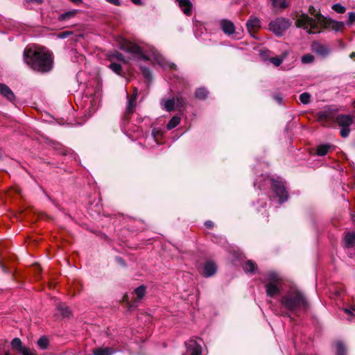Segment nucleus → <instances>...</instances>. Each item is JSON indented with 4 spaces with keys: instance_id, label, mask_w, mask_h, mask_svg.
Segmentation results:
<instances>
[{
    "instance_id": "52",
    "label": "nucleus",
    "mask_w": 355,
    "mask_h": 355,
    "mask_svg": "<svg viewBox=\"0 0 355 355\" xmlns=\"http://www.w3.org/2000/svg\"><path fill=\"white\" fill-rule=\"evenodd\" d=\"M266 53H267V52H264V51H262V52L261 53V58H262L263 60H266V56H265V55H266Z\"/></svg>"
},
{
    "instance_id": "26",
    "label": "nucleus",
    "mask_w": 355,
    "mask_h": 355,
    "mask_svg": "<svg viewBox=\"0 0 355 355\" xmlns=\"http://www.w3.org/2000/svg\"><path fill=\"white\" fill-rule=\"evenodd\" d=\"M180 117L179 116H173L166 125V128L170 130L179 125Z\"/></svg>"
},
{
    "instance_id": "25",
    "label": "nucleus",
    "mask_w": 355,
    "mask_h": 355,
    "mask_svg": "<svg viewBox=\"0 0 355 355\" xmlns=\"http://www.w3.org/2000/svg\"><path fill=\"white\" fill-rule=\"evenodd\" d=\"M11 347L13 349L18 351L20 354L26 348L23 346L21 340L19 338H15L11 341Z\"/></svg>"
},
{
    "instance_id": "19",
    "label": "nucleus",
    "mask_w": 355,
    "mask_h": 355,
    "mask_svg": "<svg viewBox=\"0 0 355 355\" xmlns=\"http://www.w3.org/2000/svg\"><path fill=\"white\" fill-rule=\"evenodd\" d=\"M124 51H125L126 52H128L130 53H132L133 55H141L142 53H143L141 47H139L138 45L135 44H128L124 47Z\"/></svg>"
},
{
    "instance_id": "46",
    "label": "nucleus",
    "mask_w": 355,
    "mask_h": 355,
    "mask_svg": "<svg viewBox=\"0 0 355 355\" xmlns=\"http://www.w3.org/2000/svg\"><path fill=\"white\" fill-rule=\"evenodd\" d=\"M205 226H206L207 228L210 229V228H212V227H213V226H214V223H213L212 221H211V220H207V221L205 223Z\"/></svg>"
},
{
    "instance_id": "5",
    "label": "nucleus",
    "mask_w": 355,
    "mask_h": 355,
    "mask_svg": "<svg viewBox=\"0 0 355 355\" xmlns=\"http://www.w3.org/2000/svg\"><path fill=\"white\" fill-rule=\"evenodd\" d=\"M266 295L270 297H274L279 295L282 289V279L280 275L275 272H269L263 279Z\"/></svg>"
},
{
    "instance_id": "47",
    "label": "nucleus",
    "mask_w": 355,
    "mask_h": 355,
    "mask_svg": "<svg viewBox=\"0 0 355 355\" xmlns=\"http://www.w3.org/2000/svg\"><path fill=\"white\" fill-rule=\"evenodd\" d=\"M106 1L115 5V6H119L120 5V1L119 0H105Z\"/></svg>"
},
{
    "instance_id": "20",
    "label": "nucleus",
    "mask_w": 355,
    "mask_h": 355,
    "mask_svg": "<svg viewBox=\"0 0 355 355\" xmlns=\"http://www.w3.org/2000/svg\"><path fill=\"white\" fill-rule=\"evenodd\" d=\"M331 148H333V146L329 144H320L316 147V155L324 156Z\"/></svg>"
},
{
    "instance_id": "39",
    "label": "nucleus",
    "mask_w": 355,
    "mask_h": 355,
    "mask_svg": "<svg viewBox=\"0 0 355 355\" xmlns=\"http://www.w3.org/2000/svg\"><path fill=\"white\" fill-rule=\"evenodd\" d=\"M141 71H142V73H143V76L146 78V79H150L151 78V72L150 71V69L147 67H142L141 68Z\"/></svg>"
},
{
    "instance_id": "34",
    "label": "nucleus",
    "mask_w": 355,
    "mask_h": 355,
    "mask_svg": "<svg viewBox=\"0 0 355 355\" xmlns=\"http://www.w3.org/2000/svg\"><path fill=\"white\" fill-rule=\"evenodd\" d=\"M275 8L284 9L287 7L286 0H272Z\"/></svg>"
},
{
    "instance_id": "31",
    "label": "nucleus",
    "mask_w": 355,
    "mask_h": 355,
    "mask_svg": "<svg viewBox=\"0 0 355 355\" xmlns=\"http://www.w3.org/2000/svg\"><path fill=\"white\" fill-rule=\"evenodd\" d=\"M175 105L179 108L184 107L187 103L186 99L180 94H178L175 98Z\"/></svg>"
},
{
    "instance_id": "35",
    "label": "nucleus",
    "mask_w": 355,
    "mask_h": 355,
    "mask_svg": "<svg viewBox=\"0 0 355 355\" xmlns=\"http://www.w3.org/2000/svg\"><path fill=\"white\" fill-rule=\"evenodd\" d=\"M135 292L139 299H141L146 293V287L144 285H141L137 288H135Z\"/></svg>"
},
{
    "instance_id": "1",
    "label": "nucleus",
    "mask_w": 355,
    "mask_h": 355,
    "mask_svg": "<svg viewBox=\"0 0 355 355\" xmlns=\"http://www.w3.org/2000/svg\"><path fill=\"white\" fill-rule=\"evenodd\" d=\"M279 302L280 307L285 311V315H298L306 311L309 303L305 294L297 288H291L282 295Z\"/></svg>"
},
{
    "instance_id": "27",
    "label": "nucleus",
    "mask_w": 355,
    "mask_h": 355,
    "mask_svg": "<svg viewBox=\"0 0 355 355\" xmlns=\"http://www.w3.org/2000/svg\"><path fill=\"white\" fill-rule=\"evenodd\" d=\"M57 310L63 317H69L71 314V311L69 307L65 306L64 304H59L57 306Z\"/></svg>"
},
{
    "instance_id": "40",
    "label": "nucleus",
    "mask_w": 355,
    "mask_h": 355,
    "mask_svg": "<svg viewBox=\"0 0 355 355\" xmlns=\"http://www.w3.org/2000/svg\"><path fill=\"white\" fill-rule=\"evenodd\" d=\"M354 21H355V12H349L348 14V21L347 22V24L350 26L353 24Z\"/></svg>"
},
{
    "instance_id": "24",
    "label": "nucleus",
    "mask_w": 355,
    "mask_h": 355,
    "mask_svg": "<svg viewBox=\"0 0 355 355\" xmlns=\"http://www.w3.org/2000/svg\"><path fill=\"white\" fill-rule=\"evenodd\" d=\"M288 55V51H284L279 57L276 56V57L270 58L269 59V61L271 63H272L275 67H279L282 63L284 60L286 59V58L287 57Z\"/></svg>"
},
{
    "instance_id": "22",
    "label": "nucleus",
    "mask_w": 355,
    "mask_h": 355,
    "mask_svg": "<svg viewBox=\"0 0 355 355\" xmlns=\"http://www.w3.org/2000/svg\"><path fill=\"white\" fill-rule=\"evenodd\" d=\"M179 6L187 15L191 13V3L189 0H179Z\"/></svg>"
},
{
    "instance_id": "10",
    "label": "nucleus",
    "mask_w": 355,
    "mask_h": 355,
    "mask_svg": "<svg viewBox=\"0 0 355 355\" xmlns=\"http://www.w3.org/2000/svg\"><path fill=\"white\" fill-rule=\"evenodd\" d=\"M311 50L322 58L327 57L331 52V50L328 46L319 42L313 43L311 45Z\"/></svg>"
},
{
    "instance_id": "9",
    "label": "nucleus",
    "mask_w": 355,
    "mask_h": 355,
    "mask_svg": "<svg viewBox=\"0 0 355 355\" xmlns=\"http://www.w3.org/2000/svg\"><path fill=\"white\" fill-rule=\"evenodd\" d=\"M202 340L199 341L195 339H190L185 342L186 353L182 355H201L202 354Z\"/></svg>"
},
{
    "instance_id": "53",
    "label": "nucleus",
    "mask_w": 355,
    "mask_h": 355,
    "mask_svg": "<svg viewBox=\"0 0 355 355\" xmlns=\"http://www.w3.org/2000/svg\"><path fill=\"white\" fill-rule=\"evenodd\" d=\"M116 260H117V261H118L119 263H121V264H123V262H124V261H123V259H122V258H121V257H116Z\"/></svg>"
},
{
    "instance_id": "17",
    "label": "nucleus",
    "mask_w": 355,
    "mask_h": 355,
    "mask_svg": "<svg viewBox=\"0 0 355 355\" xmlns=\"http://www.w3.org/2000/svg\"><path fill=\"white\" fill-rule=\"evenodd\" d=\"M247 29L249 32L258 28L261 26V21L259 19L254 16H250L246 23Z\"/></svg>"
},
{
    "instance_id": "6",
    "label": "nucleus",
    "mask_w": 355,
    "mask_h": 355,
    "mask_svg": "<svg viewBox=\"0 0 355 355\" xmlns=\"http://www.w3.org/2000/svg\"><path fill=\"white\" fill-rule=\"evenodd\" d=\"M337 110L331 105L325 106L315 114L317 121L324 127L329 128L335 123Z\"/></svg>"
},
{
    "instance_id": "32",
    "label": "nucleus",
    "mask_w": 355,
    "mask_h": 355,
    "mask_svg": "<svg viewBox=\"0 0 355 355\" xmlns=\"http://www.w3.org/2000/svg\"><path fill=\"white\" fill-rule=\"evenodd\" d=\"M315 60V58L312 54L307 53L302 56L301 61L303 64H311Z\"/></svg>"
},
{
    "instance_id": "15",
    "label": "nucleus",
    "mask_w": 355,
    "mask_h": 355,
    "mask_svg": "<svg viewBox=\"0 0 355 355\" xmlns=\"http://www.w3.org/2000/svg\"><path fill=\"white\" fill-rule=\"evenodd\" d=\"M216 269L217 267L214 262L207 261L204 266L202 275L206 277H211L216 273Z\"/></svg>"
},
{
    "instance_id": "54",
    "label": "nucleus",
    "mask_w": 355,
    "mask_h": 355,
    "mask_svg": "<svg viewBox=\"0 0 355 355\" xmlns=\"http://www.w3.org/2000/svg\"><path fill=\"white\" fill-rule=\"evenodd\" d=\"M116 58H117V59H119V60H122V59H123V55H122V54L119 53V54L117 55Z\"/></svg>"
},
{
    "instance_id": "4",
    "label": "nucleus",
    "mask_w": 355,
    "mask_h": 355,
    "mask_svg": "<svg viewBox=\"0 0 355 355\" xmlns=\"http://www.w3.org/2000/svg\"><path fill=\"white\" fill-rule=\"evenodd\" d=\"M269 185L271 186L272 191V195L269 196L270 200L277 199L279 204H282L288 200V192L285 182L282 180H275L268 175H261L254 182V187L260 191L265 190Z\"/></svg>"
},
{
    "instance_id": "48",
    "label": "nucleus",
    "mask_w": 355,
    "mask_h": 355,
    "mask_svg": "<svg viewBox=\"0 0 355 355\" xmlns=\"http://www.w3.org/2000/svg\"><path fill=\"white\" fill-rule=\"evenodd\" d=\"M354 310V309H348V308H345L344 309V311L348 314V315H353V311Z\"/></svg>"
},
{
    "instance_id": "49",
    "label": "nucleus",
    "mask_w": 355,
    "mask_h": 355,
    "mask_svg": "<svg viewBox=\"0 0 355 355\" xmlns=\"http://www.w3.org/2000/svg\"><path fill=\"white\" fill-rule=\"evenodd\" d=\"M275 98L279 103H282V98L280 96H275Z\"/></svg>"
},
{
    "instance_id": "28",
    "label": "nucleus",
    "mask_w": 355,
    "mask_h": 355,
    "mask_svg": "<svg viewBox=\"0 0 355 355\" xmlns=\"http://www.w3.org/2000/svg\"><path fill=\"white\" fill-rule=\"evenodd\" d=\"M208 95V91L205 87H200L196 90L195 96L197 98L204 100Z\"/></svg>"
},
{
    "instance_id": "50",
    "label": "nucleus",
    "mask_w": 355,
    "mask_h": 355,
    "mask_svg": "<svg viewBox=\"0 0 355 355\" xmlns=\"http://www.w3.org/2000/svg\"><path fill=\"white\" fill-rule=\"evenodd\" d=\"M132 3L137 5L141 4V0H131Z\"/></svg>"
},
{
    "instance_id": "8",
    "label": "nucleus",
    "mask_w": 355,
    "mask_h": 355,
    "mask_svg": "<svg viewBox=\"0 0 355 355\" xmlns=\"http://www.w3.org/2000/svg\"><path fill=\"white\" fill-rule=\"evenodd\" d=\"M291 25L289 19L284 17L277 18L269 24V29L277 36H282L283 33Z\"/></svg>"
},
{
    "instance_id": "43",
    "label": "nucleus",
    "mask_w": 355,
    "mask_h": 355,
    "mask_svg": "<svg viewBox=\"0 0 355 355\" xmlns=\"http://www.w3.org/2000/svg\"><path fill=\"white\" fill-rule=\"evenodd\" d=\"M71 34V32L64 31L59 34L58 37L60 39H64Z\"/></svg>"
},
{
    "instance_id": "18",
    "label": "nucleus",
    "mask_w": 355,
    "mask_h": 355,
    "mask_svg": "<svg viewBox=\"0 0 355 355\" xmlns=\"http://www.w3.org/2000/svg\"><path fill=\"white\" fill-rule=\"evenodd\" d=\"M345 246L347 248H355V233L347 232L345 235L344 238Z\"/></svg>"
},
{
    "instance_id": "12",
    "label": "nucleus",
    "mask_w": 355,
    "mask_h": 355,
    "mask_svg": "<svg viewBox=\"0 0 355 355\" xmlns=\"http://www.w3.org/2000/svg\"><path fill=\"white\" fill-rule=\"evenodd\" d=\"M135 93L132 96H130L127 94L128 103L125 108L126 115H130L135 111V108L136 107V99L137 96V89H135Z\"/></svg>"
},
{
    "instance_id": "14",
    "label": "nucleus",
    "mask_w": 355,
    "mask_h": 355,
    "mask_svg": "<svg viewBox=\"0 0 355 355\" xmlns=\"http://www.w3.org/2000/svg\"><path fill=\"white\" fill-rule=\"evenodd\" d=\"M0 94L6 98L10 102H13L15 100V95L12 91L8 85L3 83H0Z\"/></svg>"
},
{
    "instance_id": "55",
    "label": "nucleus",
    "mask_w": 355,
    "mask_h": 355,
    "mask_svg": "<svg viewBox=\"0 0 355 355\" xmlns=\"http://www.w3.org/2000/svg\"><path fill=\"white\" fill-rule=\"evenodd\" d=\"M349 56H350V58H355V52H352V53L350 54V55H349Z\"/></svg>"
},
{
    "instance_id": "21",
    "label": "nucleus",
    "mask_w": 355,
    "mask_h": 355,
    "mask_svg": "<svg viewBox=\"0 0 355 355\" xmlns=\"http://www.w3.org/2000/svg\"><path fill=\"white\" fill-rule=\"evenodd\" d=\"M78 12L79 10L76 9L65 12L58 16V20L60 21H68L69 19L73 18L78 13Z\"/></svg>"
},
{
    "instance_id": "16",
    "label": "nucleus",
    "mask_w": 355,
    "mask_h": 355,
    "mask_svg": "<svg viewBox=\"0 0 355 355\" xmlns=\"http://www.w3.org/2000/svg\"><path fill=\"white\" fill-rule=\"evenodd\" d=\"M162 107L167 112L173 111L175 107V98H171L168 99H162L160 101Z\"/></svg>"
},
{
    "instance_id": "3",
    "label": "nucleus",
    "mask_w": 355,
    "mask_h": 355,
    "mask_svg": "<svg viewBox=\"0 0 355 355\" xmlns=\"http://www.w3.org/2000/svg\"><path fill=\"white\" fill-rule=\"evenodd\" d=\"M24 60L31 68L39 72H48L53 68L52 53L44 49L26 48Z\"/></svg>"
},
{
    "instance_id": "7",
    "label": "nucleus",
    "mask_w": 355,
    "mask_h": 355,
    "mask_svg": "<svg viewBox=\"0 0 355 355\" xmlns=\"http://www.w3.org/2000/svg\"><path fill=\"white\" fill-rule=\"evenodd\" d=\"M335 122L340 127V135L343 138L349 136L350 125L353 123V118L349 114H339L336 116Z\"/></svg>"
},
{
    "instance_id": "45",
    "label": "nucleus",
    "mask_w": 355,
    "mask_h": 355,
    "mask_svg": "<svg viewBox=\"0 0 355 355\" xmlns=\"http://www.w3.org/2000/svg\"><path fill=\"white\" fill-rule=\"evenodd\" d=\"M160 134V131L158 129H153L152 131V135L155 139H156L157 136Z\"/></svg>"
},
{
    "instance_id": "41",
    "label": "nucleus",
    "mask_w": 355,
    "mask_h": 355,
    "mask_svg": "<svg viewBox=\"0 0 355 355\" xmlns=\"http://www.w3.org/2000/svg\"><path fill=\"white\" fill-rule=\"evenodd\" d=\"M0 354L3 355H11L8 345H3L1 346V352Z\"/></svg>"
},
{
    "instance_id": "44",
    "label": "nucleus",
    "mask_w": 355,
    "mask_h": 355,
    "mask_svg": "<svg viewBox=\"0 0 355 355\" xmlns=\"http://www.w3.org/2000/svg\"><path fill=\"white\" fill-rule=\"evenodd\" d=\"M21 355H37L35 353L31 351V349L26 347L21 353Z\"/></svg>"
},
{
    "instance_id": "11",
    "label": "nucleus",
    "mask_w": 355,
    "mask_h": 355,
    "mask_svg": "<svg viewBox=\"0 0 355 355\" xmlns=\"http://www.w3.org/2000/svg\"><path fill=\"white\" fill-rule=\"evenodd\" d=\"M220 26L223 33L227 35H232L235 33V26L234 23L228 19H222Z\"/></svg>"
},
{
    "instance_id": "13",
    "label": "nucleus",
    "mask_w": 355,
    "mask_h": 355,
    "mask_svg": "<svg viewBox=\"0 0 355 355\" xmlns=\"http://www.w3.org/2000/svg\"><path fill=\"white\" fill-rule=\"evenodd\" d=\"M153 55V58H154V60H155V62L159 65L162 67L163 68H166V67H168L170 69H175L176 68V66L174 63L169 62L166 61L165 60V58H163L162 55H161L158 53L154 52Z\"/></svg>"
},
{
    "instance_id": "38",
    "label": "nucleus",
    "mask_w": 355,
    "mask_h": 355,
    "mask_svg": "<svg viewBox=\"0 0 355 355\" xmlns=\"http://www.w3.org/2000/svg\"><path fill=\"white\" fill-rule=\"evenodd\" d=\"M109 67L116 73L120 74L121 71V66L119 63L113 62L111 63Z\"/></svg>"
},
{
    "instance_id": "51",
    "label": "nucleus",
    "mask_w": 355,
    "mask_h": 355,
    "mask_svg": "<svg viewBox=\"0 0 355 355\" xmlns=\"http://www.w3.org/2000/svg\"><path fill=\"white\" fill-rule=\"evenodd\" d=\"M70 1L76 5H78L82 3V0H70Z\"/></svg>"
},
{
    "instance_id": "36",
    "label": "nucleus",
    "mask_w": 355,
    "mask_h": 355,
    "mask_svg": "<svg viewBox=\"0 0 355 355\" xmlns=\"http://www.w3.org/2000/svg\"><path fill=\"white\" fill-rule=\"evenodd\" d=\"M311 95L308 92H304L300 95V100L302 103L306 105L310 102Z\"/></svg>"
},
{
    "instance_id": "37",
    "label": "nucleus",
    "mask_w": 355,
    "mask_h": 355,
    "mask_svg": "<svg viewBox=\"0 0 355 355\" xmlns=\"http://www.w3.org/2000/svg\"><path fill=\"white\" fill-rule=\"evenodd\" d=\"M331 8L339 14H343L345 12V8L340 3H335L332 6Z\"/></svg>"
},
{
    "instance_id": "2",
    "label": "nucleus",
    "mask_w": 355,
    "mask_h": 355,
    "mask_svg": "<svg viewBox=\"0 0 355 355\" xmlns=\"http://www.w3.org/2000/svg\"><path fill=\"white\" fill-rule=\"evenodd\" d=\"M297 25L306 30L309 33H320L322 28H331L335 32H338L343 28L345 23L333 20L320 13H317L314 17L302 15L297 19Z\"/></svg>"
},
{
    "instance_id": "42",
    "label": "nucleus",
    "mask_w": 355,
    "mask_h": 355,
    "mask_svg": "<svg viewBox=\"0 0 355 355\" xmlns=\"http://www.w3.org/2000/svg\"><path fill=\"white\" fill-rule=\"evenodd\" d=\"M26 3L28 4H42L44 0H25Z\"/></svg>"
},
{
    "instance_id": "29",
    "label": "nucleus",
    "mask_w": 355,
    "mask_h": 355,
    "mask_svg": "<svg viewBox=\"0 0 355 355\" xmlns=\"http://www.w3.org/2000/svg\"><path fill=\"white\" fill-rule=\"evenodd\" d=\"M336 355H346V348L344 346L343 342L337 341L336 343Z\"/></svg>"
},
{
    "instance_id": "23",
    "label": "nucleus",
    "mask_w": 355,
    "mask_h": 355,
    "mask_svg": "<svg viewBox=\"0 0 355 355\" xmlns=\"http://www.w3.org/2000/svg\"><path fill=\"white\" fill-rule=\"evenodd\" d=\"M115 350L110 347H98L96 348L93 351L94 355H112L115 353Z\"/></svg>"
},
{
    "instance_id": "33",
    "label": "nucleus",
    "mask_w": 355,
    "mask_h": 355,
    "mask_svg": "<svg viewBox=\"0 0 355 355\" xmlns=\"http://www.w3.org/2000/svg\"><path fill=\"white\" fill-rule=\"evenodd\" d=\"M37 345L42 349H46L49 346V340L45 336H42L37 340Z\"/></svg>"
},
{
    "instance_id": "30",
    "label": "nucleus",
    "mask_w": 355,
    "mask_h": 355,
    "mask_svg": "<svg viewBox=\"0 0 355 355\" xmlns=\"http://www.w3.org/2000/svg\"><path fill=\"white\" fill-rule=\"evenodd\" d=\"M243 269L246 272L253 273L255 270V263L251 261L248 260L243 266Z\"/></svg>"
}]
</instances>
